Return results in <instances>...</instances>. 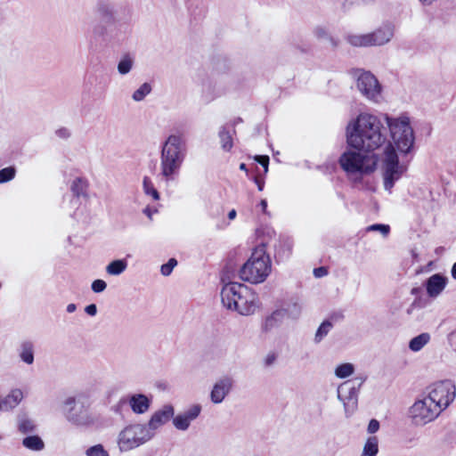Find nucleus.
Returning <instances> with one entry per match:
<instances>
[{"mask_svg": "<svg viewBox=\"0 0 456 456\" xmlns=\"http://www.w3.org/2000/svg\"><path fill=\"white\" fill-rule=\"evenodd\" d=\"M387 141V127L378 116L361 113L346 126V142L354 150L372 153Z\"/></svg>", "mask_w": 456, "mask_h": 456, "instance_id": "f257e3e1", "label": "nucleus"}, {"mask_svg": "<svg viewBox=\"0 0 456 456\" xmlns=\"http://www.w3.org/2000/svg\"><path fill=\"white\" fill-rule=\"evenodd\" d=\"M187 145L181 133L171 134L163 142L160 151L159 176L166 182H173L178 176L186 158Z\"/></svg>", "mask_w": 456, "mask_h": 456, "instance_id": "f03ea898", "label": "nucleus"}, {"mask_svg": "<svg viewBox=\"0 0 456 456\" xmlns=\"http://www.w3.org/2000/svg\"><path fill=\"white\" fill-rule=\"evenodd\" d=\"M221 300L224 307L244 316L253 314L259 306L258 297L251 289L233 281L223 286Z\"/></svg>", "mask_w": 456, "mask_h": 456, "instance_id": "7ed1b4c3", "label": "nucleus"}, {"mask_svg": "<svg viewBox=\"0 0 456 456\" xmlns=\"http://www.w3.org/2000/svg\"><path fill=\"white\" fill-rule=\"evenodd\" d=\"M272 270V262L266 254V243L262 242L252 252L248 261L240 267V278L251 284L264 282Z\"/></svg>", "mask_w": 456, "mask_h": 456, "instance_id": "20e7f679", "label": "nucleus"}, {"mask_svg": "<svg viewBox=\"0 0 456 456\" xmlns=\"http://www.w3.org/2000/svg\"><path fill=\"white\" fill-rule=\"evenodd\" d=\"M384 119L397 151L404 155L410 153L415 142L414 132L410 124V118L406 116L393 118L385 115Z\"/></svg>", "mask_w": 456, "mask_h": 456, "instance_id": "39448f33", "label": "nucleus"}, {"mask_svg": "<svg viewBox=\"0 0 456 456\" xmlns=\"http://www.w3.org/2000/svg\"><path fill=\"white\" fill-rule=\"evenodd\" d=\"M346 151L338 159L341 168L349 177L355 175L362 177L364 175L370 174L377 166L375 154L370 152L362 153L359 152L360 151Z\"/></svg>", "mask_w": 456, "mask_h": 456, "instance_id": "423d86ee", "label": "nucleus"}, {"mask_svg": "<svg viewBox=\"0 0 456 456\" xmlns=\"http://www.w3.org/2000/svg\"><path fill=\"white\" fill-rule=\"evenodd\" d=\"M395 26L387 21L374 31L366 34H349L346 42L354 47L382 46L388 44L395 36Z\"/></svg>", "mask_w": 456, "mask_h": 456, "instance_id": "0eeeda50", "label": "nucleus"}, {"mask_svg": "<svg viewBox=\"0 0 456 456\" xmlns=\"http://www.w3.org/2000/svg\"><path fill=\"white\" fill-rule=\"evenodd\" d=\"M65 418L74 426L88 428L94 424L95 418L90 411L89 404L81 396H69L65 399Z\"/></svg>", "mask_w": 456, "mask_h": 456, "instance_id": "6e6552de", "label": "nucleus"}, {"mask_svg": "<svg viewBox=\"0 0 456 456\" xmlns=\"http://www.w3.org/2000/svg\"><path fill=\"white\" fill-rule=\"evenodd\" d=\"M154 433L145 424H130L125 427L118 436V445L121 452H129L147 443Z\"/></svg>", "mask_w": 456, "mask_h": 456, "instance_id": "1a4fd4ad", "label": "nucleus"}, {"mask_svg": "<svg viewBox=\"0 0 456 456\" xmlns=\"http://www.w3.org/2000/svg\"><path fill=\"white\" fill-rule=\"evenodd\" d=\"M407 167L403 163H400L399 158L392 144H388L384 152L383 159V180L384 189L392 192L395 183L406 172Z\"/></svg>", "mask_w": 456, "mask_h": 456, "instance_id": "9d476101", "label": "nucleus"}, {"mask_svg": "<svg viewBox=\"0 0 456 456\" xmlns=\"http://www.w3.org/2000/svg\"><path fill=\"white\" fill-rule=\"evenodd\" d=\"M427 390L426 397L436 404L440 412L448 408L456 397V386L449 379L436 382Z\"/></svg>", "mask_w": 456, "mask_h": 456, "instance_id": "9b49d317", "label": "nucleus"}, {"mask_svg": "<svg viewBox=\"0 0 456 456\" xmlns=\"http://www.w3.org/2000/svg\"><path fill=\"white\" fill-rule=\"evenodd\" d=\"M440 414L436 404H433L425 395L418 398L408 410V418L417 427H422L434 421Z\"/></svg>", "mask_w": 456, "mask_h": 456, "instance_id": "f8f14e48", "label": "nucleus"}, {"mask_svg": "<svg viewBox=\"0 0 456 456\" xmlns=\"http://www.w3.org/2000/svg\"><path fill=\"white\" fill-rule=\"evenodd\" d=\"M362 382L357 385L348 380L338 386L337 389L338 399L343 403L346 417L351 416L358 405V395Z\"/></svg>", "mask_w": 456, "mask_h": 456, "instance_id": "ddd939ff", "label": "nucleus"}, {"mask_svg": "<svg viewBox=\"0 0 456 456\" xmlns=\"http://www.w3.org/2000/svg\"><path fill=\"white\" fill-rule=\"evenodd\" d=\"M356 86L360 93L371 102H379L382 98L381 86L376 77L370 71H360L357 75Z\"/></svg>", "mask_w": 456, "mask_h": 456, "instance_id": "4468645a", "label": "nucleus"}, {"mask_svg": "<svg viewBox=\"0 0 456 456\" xmlns=\"http://www.w3.org/2000/svg\"><path fill=\"white\" fill-rule=\"evenodd\" d=\"M200 412L201 406L200 404H193L183 413L173 417V424L176 429L185 431L190 428L191 423L200 416Z\"/></svg>", "mask_w": 456, "mask_h": 456, "instance_id": "2eb2a0df", "label": "nucleus"}, {"mask_svg": "<svg viewBox=\"0 0 456 456\" xmlns=\"http://www.w3.org/2000/svg\"><path fill=\"white\" fill-rule=\"evenodd\" d=\"M174 407L171 404H166L159 411H155L151 417L146 428L155 434V431L166 424L174 417Z\"/></svg>", "mask_w": 456, "mask_h": 456, "instance_id": "dca6fc26", "label": "nucleus"}, {"mask_svg": "<svg viewBox=\"0 0 456 456\" xmlns=\"http://www.w3.org/2000/svg\"><path fill=\"white\" fill-rule=\"evenodd\" d=\"M232 387V379L225 376L219 379L214 385L211 393L210 399L213 403H221L225 396L230 393Z\"/></svg>", "mask_w": 456, "mask_h": 456, "instance_id": "f3484780", "label": "nucleus"}, {"mask_svg": "<svg viewBox=\"0 0 456 456\" xmlns=\"http://www.w3.org/2000/svg\"><path fill=\"white\" fill-rule=\"evenodd\" d=\"M448 278L441 273H435L427 279L425 287L427 294L431 298H436L444 290Z\"/></svg>", "mask_w": 456, "mask_h": 456, "instance_id": "a211bd4d", "label": "nucleus"}, {"mask_svg": "<svg viewBox=\"0 0 456 456\" xmlns=\"http://www.w3.org/2000/svg\"><path fill=\"white\" fill-rule=\"evenodd\" d=\"M151 399L144 394H133L128 398V404L135 414H144L151 407Z\"/></svg>", "mask_w": 456, "mask_h": 456, "instance_id": "6ab92c4d", "label": "nucleus"}, {"mask_svg": "<svg viewBox=\"0 0 456 456\" xmlns=\"http://www.w3.org/2000/svg\"><path fill=\"white\" fill-rule=\"evenodd\" d=\"M20 360L27 365H32L35 361V345L30 340H23L17 349Z\"/></svg>", "mask_w": 456, "mask_h": 456, "instance_id": "aec40b11", "label": "nucleus"}, {"mask_svg": "<svg viewBox=\"0 0 456 456\" xmlns=\"http://www.w3.org/2000/svg\"><path fill=\"white\" fill-rule=\"evenodd\" d=\"M97 17L103 22L111 23L115 20L114 6L109 3L100 2L95 8Z\"/></svg>", "mask_w": 456, "mask_h": 456, "instance_id": "412c9836", "label": "nucleus"}, {"mask_svg": "<svg viewBox=\"0 0 456 456\" xmlns=\"http://www.w3.org/2000/svg\"><path fill=\"white\" fill-rule=\"evenodd\" d=\"M24 395L23 392L20 388H13L10 391V393L1 398L2 403L4 404V411H11L17 407L20 403L22 401Z\"/></svg>", "mask_w": 456, "mask_h": 456, "instance_id": "4be33fe9", "label": "nucleus"}, {"mask_svg": "<svg viewBox=\"0 0 456 456\" xmlns=\"http://www.w3.org/2000/svg\"><path fill=\"white\" fill-rule=\"evenodd\" d=\"M87 182L83 178L77 177L72 181L70 190L73 195L77 198L76 201H77L81 197H87Z\"/></svg>", "mask_w": 456, "mask_h": 456, "instance_id": "5701e85b", "label": "nucleus"}, {"mask_svg": "<svg viewBox=\"0 0 456 456\" xmlns=\"http://www.w3.org/2000/svg\"><path fill=\"white\" fill-rule=\"evenodd\" d=\"M127 268V261L126 259H116L111 261L105 268L106 273L110 275L118 276L123 273Z\"/></svg>", "mask_w": 456, "mask_h": 456, "instance_id": "b1692460", "label": "nucleus"}, {"mask_svg": "<svg viewBox=\"0 0 456 456\" xmlns=\"http://www.w3.org/2000/svg\"><path fill=\"white\" fill-rule=\"evenodd\" d=\"M430 338L429 333H421L410 340L409 348L412 352H419L430 341Z\"/></svg>", "mask_w": 456, "mask_h": 456, "instance_id": "393cba45", "label": "nucleus"}, {"mask_svg": "<svg viewBox=\"0 0 456 456\" xmlns=\"http://www.w3.org/2000/svg\"><path fill=\"white\" fill-rule=\"evenodd\" d=\"M22 444L28 450L40 452L45 448V443L38 436H28L23 438Z\"/></svg>", "mask_w": 456, "mask_h": 456, "instance_id": "a878e982", "label": "nucleus"}, {"mask_svg": "<svg viewBox=\"0 0 456 456\" xmlns=\"http://www.w3.org/2000/svg\"><path fill=\"white\" fill-rule=\"evenodd\" d=\"M134 58L130 54L123 55L118 62L117 69L119 75H127L133 69Z\"/></svg>", "mask_w": 456, "mask_h": 456, "instance_id": "bb28decb", "label": "nucleus"}, {"mask_svg": "<svg viewBox=\"0 0 456 456\" xmlns=\"http://www.w3.org/2000/svg\"><path fill=\"white\" fill-rule=\"evenodd\" d=\"M313 34L315 38L321 41L330 43L332 46L337 45V41L330 36L328 28L325 26H316L313 29Z\"/></svg>", "mask_w": 456, "mask_h": 456, "instance_id": "cd10ccee", "label": "nucleus"}, {"mask_svg": "<svg viewBox=\"0 0 456 456\" xmlns=\"http://www.w3.org/2000/svg\"><path fill=\"white\" fill-rule=\"evenodd\" d=\"M221 147L224 151H229L233 146L232 137L225 126H222L218 132Z\"/></svg>", "mask_w": 456, "mask_h": 456, "instance_id": "c85d7f7f", "label": "nucleus"}, {"mask_svg": "<svg viewBox=\"0 0 456 456\" xmlns=\"http://www.w3.org/2000/svg\"><path fill=\"white\" fill-rule=\"evenodd\" d=\"M379 452L378 438L371 436L368 438L364 444L362 453L361 456H377Z\"/></svg>", "mask_w": 456, "mask_h": 456, "instance_id": "c756f323", "label": "nucleus"}, {"mask_svg": "<svg viewBox=\"0 0 456 456\" xmlns=\"http://www.w3.org/2000/svg\"><path fill=\"white\" fill-rule=\"evenodd\" d=\"M333 324L330 321H324L321 323L314 335V343L319 344L331 330Z\"/></svg>", "mask_w": 456, "mask_h": 456, "instance_id": "7c9ffc66", "label": "nucleus"}, {"mask_svg": "<svg viewBox=\"0 0 456 456\" xmlns=\"http://www.w3.org/2000/svg\"><path fill=\"white\" fill-rule=\"evenodd\" d=\"M142 189L143 192L147 196H151L153 200H159V193L155 188L151 179L148 176H144L142 180Z\"/></svg>", "mask_w": 456, "mask_h": 456, "instance_id": "2f4dec72", "label": "nucleus"}, {"mask_svg": "<svg viewBox=\"0 0 456 456\" xmlns=\"http://www.w3.org/2000/svg\"><path fill=\"white\" fill-rule=\"evenodd\" d=\"M152 87L151 84L145 82L140 86L132 94V99L134 102H142L144 98L151 94Z\"/></svg>", "mask_w": 456, "mask_h": 456, "instance_id": "473e14b6", "label": "nucleus"}, {"mask_svg": "<svg viewBox=\"0 0 456 456\" xmlns=\"http://www.w3.org/2000/svg\"><path fill=\"white\" fill-rule=\"evenodd\" d=\"M18 428L21 433H31L36 429V424L33 419L26 416H20L18 419Z\"/></svg>", "mask_w": 456, "mask_h": 456, "instance_id": "72a5a7b5", "label": "nucleus"}, {"mask_svg": "<svg viewBox=\"0 0 456 456\" xmlns=\"http://www.w3.org/2000/svg\"><path fill=\"white\" fill-rule=\"evenodd\" d=\"M302 306L297 302H290L281 311V314L283 313L287 314L289 317L292 319H297L301 314Z\"/></svg>", "mask_w": 456, "mask_h": 456, "instance_id": "f704fd0d", "label": "nucleus"}, {"mask_svg": "<svg viewBox=\"0 0 456 456\" xmlns=\"http://www.w3.org/2000/svg\"><path fill=\"white\" fill-rule=\"evenodd\" d=\"M354 371V366L352 363L346 362L339 364L335 369V375L339 379H346L351 376Z\"/></svg>", "mask_w": 456, "mask_h": 456, "instance_id": "c9c22d12", "label": "nucleus"}, {"mask_svg": "<svg viewBox=\"0 0 456 456\" xmlns=\"http://www.w3.org/2000/svg\"><path fill=\"white\" fill-rule=\"evenodd\" d=\"M282 316H283V314H281V311L273 312L270 316H268L265 319V324H264V330L265 331L271 330L273 328H274L278 324V322H280V320L281 319Z\"/></svg>", "mask_w": 456, "mask_h": 456, "instance_id": "e433bc0d", "label": "nucleus"}, {"mask_svg": "<svg viewBox=\"0 0 456 456\" xmlns=\"http://www.w3.org/2000/svg\"><path fill=\"white\" fill-rule=\"evenodd\" d=\"M16 175L14 167H8L0 170V184L12 181Z\"/></svg>", "mask_w": 456, "mask_h": 456, "instance_id": "4c0bfd02", "label": "nucleus"}, {"mask_svg": "<svg viewBox=\"0 0 456 456\" xmlns=\"http://www.w3.org/2000/svg\"><path fill=\"white\" fill-rule=\"evenodd\" d=\"M85 453L86 456H110L103 445L100 444L87 448Z\"/></svg>", "mask_w": 456, "mask_h": 456, "instance_id": "58836bf2", "label": "nucleus"}, {"mask_svg": "<svg viewBox=\"0 0 456 456\" xmlns=\"http://www.w3.org/2000/svg\"><path fill=\"white\" fill-rule=\"evenodd\" d=\"M177 265V260L175 258H170L167 263L164 264L160 267L161 274L168 276L173 272L174 268Z\"/></svg>", "mask_w": 456, "mask_h": 456, "instance_id": "ea45409f", "label": "nucleus"}, {"mask_svg": "<svg viewBox=\"0 0 456 456\" xmlns=\"http://www.w3.org/2000/svg\"><path fill=\"white\" fill-rule=\"evenodd\" d=\"M368 232H379L383 236H387L390 232V226L383 224H374L367 227Z\"/></svg>", "mask_w": 456, "mask_h": 456, "instance_id": "a19ab883", "label": "nucleus"}, {"mask_svg": "<svg viewBox=\"0 0 456 456\" xmlns=\"http://www.w3.org/2000/svg\"><path fill=\"white\" fill-rule=\"evenodd\" d=\"M73 216L77 221H81L83 223H87L90 220L89 213L86 211V208H78L74 212Z\"/></svg>", "mask_w": 456, "mask_h": 456, "instance_id": "79ce46f5", "label": "nucleus"}, {"mask_svg": "<svg viewBox=\"0 0 456 456\" xmlns=\"http://www.w3.org/2000/svg\"><path fill=\"white\" fill-rule=\"evenodd\" d=\"M91 288L94 292L101 293L106 289L107 283L103 280L97 279L92 282Z\"/></svg>", "mask_w": 456, "mask_h": 456, "instance_id": "37998d69", "label": "nucleus"}, {"mask_svg": "<svg viewBox=\"0 0 456 456\" xmlns=\"http://www.w3.org/2000/svg\"><path fill=\"white\" fill-rule=\"evenodd\" d=\"M255 160L258 162L264 168L265 172L268 171L269 157L266 155H256Z\"/></svg>", "mask_w": 456, "mask_h": 456, "instance_id": "c03bdc74", "label": "nucleus"}, {"mask_svg": "<svg viewBox=\"0 0 456 456\" xmlns=\"http://www.w3.org/2000/svg\"><path fill=\"white\" fill-rule=\"evenodd\" d=\"M56 135L61 139H67L70 136V131L66 127H61L56 130Z\"/></svg>", "mask_w": 456, "mask_h": 456, "instance_id": "a18cd8bd", "label": "nucleus"}, {"mask_svg": "<svg viewBox=\"0 0 456 456\" xmlns=\"http://www.w3.org/2000/svg\"><path fill=\"white\" fill-rule=\"evenodd\" d=\"M379 428V422L377 419H371L368 425V432L370 434L376 433Z\"/></svg>", "mask_w": 456, "mask_h": 456, "instance_id": "49530a36", "label": "nucleus"}, {"mask_svg": "<svg viewBox=\"0 0 456 456\" xmlns=\"http://www.w3.org/2000/svg\"><path fill=\"white\" fill-rule=\"evenodd\" d=\"M328 274L326 267L321 266L314 269V275L316 278H322Z\"/></svg>", "mask_w": 456, "mask_h": 456, "instance_id": "de8ad7c7", "label": "nucleus"}, {"mask_svg": "<svg viewBox=\"0 0 456 456\" xmlns=\"http://www.w3.org/2000/svg\"><path fill=\"white\" fill-rule=\"evenodd\" d=\"M277 355L274 353H269L265 358V366L273 365L276 361Z\"/></svg>", "mask_w": 456, "mask_h": 456, "instance_id": "09e8293b", "label": "nucleus"}, {"mask_svg": "<svg viewBox=\"0 0 456 456\" xmlns=\"http://www.w3.org/2000/svg\"><path fill=\"white\" fill-rule=\"evenodd\" d=\"M85 312L90 315V316H94L96 315L97 314V306L95 304H91V305H88L86 306L85 308Z\"/></svg>", "mask_w": 456, "mask_h": 456, "instance_id": "8fccbe9b", "label": "nucleus"}, {"mask_svg": "<svg viewBox=\"0 0 456 456\" xmlns=\"http://www.w3.org/2000/svg\"><path fill=\"white\" fill-rule=\"evenodd\" d=\"M420 292H421V288L420 287L412 288L411 290V294L412 296H418Z\"/></svg>", "mask_w": 456, "mask_h": 456, "instance_id": "3c124183", "label": "nucleus"}, {"mask_svg": "<svg viewBox=\"0 0 456 456\" xmlns=\"http://www.w3.org/2000/svg\"><path fill=\"white\" fill-rule=\"evenodd\" d=\"M76 309H77V305L75 304H73V303L69 304L67 305V312L68 313H73V312L76 311Z\"/></svg>", "mask_w": 456, "mask_h": 456, "instance_id": "603ef678", "label": "nucleus"}, {"mask_svg": "<svg viewBox=\"0 0 456 456\" xmlns=\"http://www.w3.org/2000/svg\"><path fill=\"white\" fill-rule=\"evenodd\" d=\"M237 216V212L235 209H232L229 213H228V218L230 220H233Z\"/></svg>", "mask_w": 456, "mask_h": 456, "instance_id": "864d4df0", "label": "nucleus"}, {"mask_svg": "<svg viewBox=\"0 0 456 456\" xmlns=\"http://www.w3.org/2000/svg\"><path fill=\"white\" fill-rule=\"evenodd\" d=\"M255 181H256V185H257L258 190H259V191H263V189H264V184H265V183H264V182L260 181L258 178H256V180H255Z\"/></svg>", "mask_w": 456, "mask_h": 456, "instance_id": "5fc2aeb1", "label": "nucleus"}, {"mask_svg": "<svg viewBox=\"0 0 456 456\" xmlns=\"http://www.w3.org/2000/svg\"><path fill=\"white\" fill-rule=\"evenodd\" d=\"M452 276L456 280V262L453 264L451 271Z\"/></svg>", "mask_w": 456, "mask_h": 456, "instance_id": "6e6d98bb", "label": "nucleus"}, {"mask_svg": "<svg viewBox=\"0 0 456 456\" xmlns=\"http://www.w3.org/2000/svg\"><path fill=\"white\" fill-rule=\"evenodd\" d=\"M260 206L262 208V210L265 212L267 208V201L265 200H262L260 202Z\"/></svg>", "mask_w": 456, "mask_h": 456, "instance_id": "4d7b16f0", "label": "nucleus"}, {"mask_svg": "<svg viewBox=\"0 0 456 456\" xmlns=\"http://www.w3.org/2000/svg\"><path fill=\"white\" fill-rule=\"evenodd\" d=\"M274 248H275V256H278L279 257H282V256H281V254L280 250L277 248V245H276V243L274 244Z\"/></svg>", "mask_w": 456, "mask_h": 456, "instance_id": "13d9d810", "label": "nucleus"}, {"mask_svg": "<svg viewBox=\"0 0 456 456\" xmlns=\"http://www.w3.org/2000/svg\"><path fill=\"white\" fill-rule=\"evenodd\" d=\"M423 4L429 5L434 0H419Z\"/></svg>", "mask_w": 456, "mask_h": 456, "instance_id": "bf43d9fd", "label": "nucleus"}, {"mask_svg": "<svg viewBox=\"0 0 456 456\" xmlns=\"http://www.w3.org/2000/svg\"><path fill=\"white\" fill-rule=\"evenodd\" d=\"M143 213L147 215L149 217L151 216V213L148 208L143 210Z\"/></svg>", "mask_w": 456, "mask_h": 456, "instance_id": "052dcab7", "label": "nucleus"}, {"mask_svg": "<svg viewBox=\"0 0 456 456\" xmlns=\"http://www.w3.org/2000/svg\"><path fill=\"white\" fill-rule=\"evenodd\" d=\"M240 170H247L246 164H245V163H241V164L240 165Z\"/></svg>", "mask_w": 456, "mask_h": 456, "instance_id": "680f3d73", "label": "nucleus"}]
</instances>
